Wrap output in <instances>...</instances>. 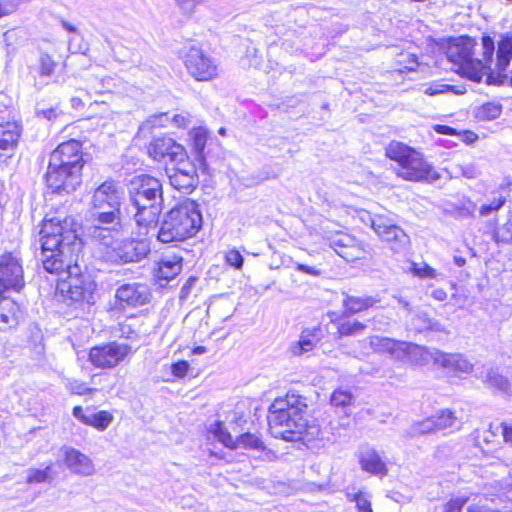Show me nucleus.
I'll return each mask as SVG.
<instances>
[{
	"instance_id": "nucleus-34",
	"label": "nucleus",
	"mask_w": 512,
	"mask_h": 512,
	"mask_svg": "<svg viewBox=\"0 0 512 512\" xmlns=\"http://www.w3.org/2000/svg\"><path fill=\"white\" fill-rule=\"evenodd\" d=\"M53 465L49 463L43 469L30 468L26 471L27 484L50 483L54 479Z\"/></svg>"
},
{
	"instance_id": "nucleus-50",
	"label": "nucleus",
	"mask_w": 512,
	"mask_h": 512,
	"mask_svg": "<svg viewBox=\"0 0 512 512\" xmlns=\"http://www.w3.org/2000/svg\"><path fill=\"white\" fill-rule=\"evenodd\" d=\"M412 271H413L414 275L421 277V278L435 279L438 276L437 271L425 263L422 264L421 266H418L417 264H413Z\"/></svg>"
},
{
	"instance_id": "nucleus-5",
	"label": "nucleus",
	"mask_w": 512,
	"mask_h": 512,
	"mask_svg": "<svg viewBox=\"0 0 512 512\" xmlns=\"http://www.w3.org/2000/svg\"><path fill=\"white\" fill-rule=\"evenodd\" d=\"M385 155L397 163L396 175L412 182H435L439 173L415 149L398 141H391L385 148Z\"/></svg>"
},
{
	"instance_id": "nucleus-41",
	"label": "nucleus",
	"mask_w": 512,
	"mask_h": 512,
	"mask_svg": "<svg viewBox=\"0 0 512 512\" xmlns=\"http://www.w3.org/2000/svg\"><path fill=\"white\" fill-rule=\"evenodd\" d=\"M502 107L497 103H485L477 109L476 116L480 120H494L501 114Z\"/></svg>"
},
{
	"instance_id": "nucleus-47",
	"label": "nucleus",
	"mask_w": 512,
	"mask_h": 512,
	"mask_svg": "<svg viewBox=\"0 0 512 512\" xmlns=\"http://www.w3.org/2000/svg\"><path fill=\"white\" fill-rule=\"evenodd\" d=\"M171 120V117L167 113H161L159 115H153L149 117L141 126L140 130L151 129L153 127L159 126L164 127Z\"/></svg>"
},
{
	"instance_id": "nucleus-46",
	"label": "nucleus",
	"mask_w": 512,
	"mask_h": 512,
	"mask_svg": "<svg viewBox=\"0 0 512 512\" xmlns=\"http://www.w3.org/2000/svg\"><path fill=\"white\" fill-rule=\"evenodd\" d=\"M494 239L498 243H512V215L507 223L494 231Z\"/></svg>"
},
{
	"instance_id": "nucleus-64",
	"label": "nucleus",
	"mask_w": 512,
	"mask_h": 512,
	"mask_svg": "<svg viewBox=\"0 0 512 512\" xmlns=\"http://www.w3.org/2000/svg\"><path fill=\"white\" fill-rule=\"evenodd\" d=\"M431 296L437 301H444L447 298V293L445 290L438 288L432 291Z\"/></svg>"
},
{
	"instance_id": "nucleus-22",
	"label": "nucleus",
	"mask_w": 512,
	"mask_h": 512,
	"mask_svg": "<svg viewBox=\"0 0 512 512\" xmlns=\"http://www.w3.org/2000/svg\"><path fill=\"white\" fill-rule=\"evenodd\" d=\"M330 247L348 262L360 259L363 254L356 238L343 232L335 233L330 239Z\"/></svg>"
},
{
	"instance_id": "nucleus-3",
	"label": "nucleus",
	"mask_w": 512,
	"mask_h": 512,
	"mask_svg": "<svg viewBox=\"0 0 512 512\" xmlns=\"http://www.w3.org/2000/svg\"><path fill=\"white\" fill-rule=\"evenodd\" d=\"M474 45V40L470 38H460L448 46L446 55L448 60L457 67L456 71L459 74L474 82H481L484 77H490V65L493 60L495 46L490 36H483V59L480 60L472 57Z\"/></svg>"
},
{
	"instance_id": "nucleus-14",
	"label": "nucleus",
	"mask_w": 512,
	"mask_h": 512,
	"mask_svg": "<svg viewBox=\"0 0 512 512\" xmlns=\"http://www.w3.org/2000/svg\"><path fill=\"white\" fill-rule=\"evenodd\" d=\"M24 286L23 268L12 253L0 258V294L7 290L19 291Z\"/></svg>"
},
{
	"instance_id": "nucleus-18",
	"label": "nucleus",
	"mask_w": 512,
	"mask_h": 512,
	"mask_svg": "<svg viewBox=\"0 0 512 512\" xmlns=\"http://www.w3.org/2000/svg\"><path fill=\"white\" fill-rule=\"evenodd\" d=\"M430 354L434 365L443 369L446 374L459 376L473 370V364L461 353H445L436 350Z\"/></svg>"
},
{
	"instance_id": "nucleus-1",
	"label": "nucleus",
	"mask_w": 512,
	"mask_h": 512,
	"mask_svg": "<svg viewBox=\"0 0 512 512\" xmlns=\"http://www.w3.org/2000/svg\"><path fill=\"white\" fill-rule=\"evenodd\" d=\"M77 222L73 217L46 216L40 230L41 260L44 269L60 277L62 291L72 302L93 303V284L81 277L78 265L82 242L77 234Z\"/></svg>"
},
{
	"instance_id": "nucleus-7",
	"label": "nucleus",
	"mask_w": 512,
	"mask_h": 512,
	"mask_svg": "<svg viewBox=\"0 0 512 512\" xmlns=\"http://www.w3.org/2000/svg\"><path fill=\"white\" fill-rule=\"evenodd\" d=\"M361 219L363 222L369 223L375 233L390 244L393 251L400 252L408 246V235L389 218L382 215L372 216L368 212H364Z\"/></svg>"
},
{
	"instance_id": "nucleus-58",
	"label": "nucleus",
	"mask_w": 512,
	"mask_h": 512,
	"mask_svg": "<svg viewBox=\"0 0 512 512\" xmlns=\"http://www.w3.org/2000/svg\"><path fill=\"white\" fill-rule=\"evenodd\" d=\"M423 321H424V325L417 327V329L419 331L424 330V329H430V330H435V331H442L443 330L442 326L439 323H437V322H434V321H432L430 319H426V318H424Z\"/></svg>"
},
{
	"instance_id": "nucleus-57",
	"label": "nucleus",
	"mask_w": 512,
	"mask_h": 512,
	"mask_svg": "<svg viewBox=\"0 0 512 512\" xmlns=\"http://www.w3.org/2000/svg\"><path fill=\"white\" fill-rule=\"evenodd\" d=\"M180 7L187 13H191L196 5L198 4V0H176Z\"/></svg>"
},
{
	"instance_id": "nucleus-36",
	"label": "nucleus",
	"mask_w": 512,
	"mask_h": 512,
	"mask_svg": "<svg viewBox=\"0 0 512 512\" xmlns=\"http://www.w3.org/2000/svg\"><path fill=\"white\" fill-rule=\"evenodd\" d=\"M432 432H436V428L434 418L431 416L411 425L405 431V436L408 438H414Z\"/></svg>"
},
{
	"instance_id": "nucleus-56",
	"label": "nucleus",
	"mask_w": 512,
	"mask_h": 512,
	"mask_svg": "<svg viewBox=\"0 0 512 512\" xmlns=\"http://www.w3.org/2000/svg\"><path fill=\"white\" fill-rule=\"evenodd\" d=\"M37 114L42 115L44 118H46L48 120H53V119L57 118V116L59 114V110L57 107H52L49 109L38 110Z\"/></svg>"
},
{
	"instance_id": "nucleus-30",
	"label": "nucleus",
	"mask_w": 512,
	"mask_h": 512,
	"mask_svg": "<svg viewBox=\"0 0 512 512\" xmlns=\"http://www.w3.org/2000/svg\"><path fill=\"white\" fill-rule=\"evenodd\" d=\"M115 88V81L111 77L97 78L89 76L86 79L84 90L92 97L93 95H100L106 92H112Z\"/></svg>"
},
{
	"instance_id": "nucleus-8",
	"label": "nucleus",
	"mask_w": 512,
	"mask_h": 512,
	"mask_svg": "<svg viewBox=\"0 0 512 512\" xmlns=\"http://www.w3.org/2000/svg\"><path fill=\"white\" fill-rule=\"evenodd\" d=\"M370 346L376 352L388 353L394 359L401 361L416 362L418 357L424 358L429 354L422 346L380 336L370 337Z\"/></svg>"
},
{
	"instance_id": "nucleus-12",
	"label": "nucleus",
	"mask_w": 512,
	"mask_h": 512,
	"mask_svg": "<svg viewBox=\"0 0 512 512\" xmlns=\"http://www.w3.org/2000/svg\"><path fill=\"white\" fill-rule=\"evenodd\" d=\"M175 163V167L167 169L170 184L174 189L189 194L198 185L196 166L186 156Z\"/></svg>"
},
{
	"instance_id": "nucleus-20",
	"label": "nucleus",
	"mask_w": 512,
	"mask_h": 512,
	"mask_svg": "<svg viewBox=\"0 0 512 512\" xmlns=\"http://www.w3.org/2000/svg\"><path fill=\"white\" fill-rule=\"evenodd\" d=\"M121 229V221L113 224L97 223L92 217L86 216V232L90 239L98 246L99 252L107 245L114 244Z\"/></svg>"
},
{
	"instance_id": "nucleus-15",
	"label": "nucleus",
	"mask_w": 512,
	"mask_h": 512,
	"mask_svg": "<svg viewBox=\"0 0 512 512\" xmlns=\"http://www.w3.org/2000/svg\"><path fill=\"white\" fill-rule=\"evenodd\" d=\"M164 199H157L155 203L150 200L131 203L135 209L133 218L140 235H147L151 229H155L159 216L163 210Z\"/></svg>"
},
{
	"instance_id": "nucleus-17",
	"label": "nucleus",
	"mask_w": 512,
	"mask_h": 512,
	"mask_svg": "<svg viewBox=\"0 0 512 512\" xmlns=\"http://www.w3.org/2000/svg\"><path fill=\"white\" fill-rule=\"evenodd\" d=\"M150 297L149 287L138 282L122 284L115 292L116 304L122 309L143 306L149 302Z\"/></svg>"
},
{
	"instance_id": "nucleus-19",
	"label": "nucleus",
	"mask_w": 512,
	"mask_h": 512,
	"mask_svg": "<svg viewBox=\"0 0 512 512\" xmlns=\"http://www.w3.org/2000/svg\"><path fill=\"white\" fill-rule=\"evenodd\" d=\"M148 154L158 162H175L186 156L183 146L170 137L154 139L148 146Z\"/></svg>"
},
{
	"instance_id": "nucleus-24",
	"label": "nucleus",
	"mask_w": 512,
	"mask_h": 512,
	"mask_svg": "<svg viewBox=\"0 0 512 512\" xmlns=\"http://www.w3.org/2000/svg\"><path fill=\"white\" fill-rule=\"evenodd\" d=\"M358 458L363 471L380 477L387 474L386 464L374 448L369 446L362 447Z\"/></svg>"
},
{
	"instance_id": "nucleus-9",
	"label": "nucleus",
	"mask_w": 512,
	"mask_h": 512,
	"mask_svg": "<svg viewBox=\"0 0 512 512\" xmlns=\"http://www.w3.org/2000/svg\"><path fill=\"white\" fill-rule=\"evenodd\" d=\"M184 63L189 74L198 81H210L218 76V65L196 45L190 44L184 51Z\"/></svg>"
},
{
	"instance_id": "nucleus-63",
	"label": "nucleus",
	"mask_w": 512,
	"mask_h": 512,
	"mask_svg": "<svg viewBox=\"0 0 512 512\" xmlns=\"http://www.w3.org/2000/svg\"><path fill=\"white\" fill-rule=\"evenodd\" d=\"M196 282V279L193 278V277H190L187 282L183 285L182 289H181V296L182 297H186L188 295V293L190 292L192 286L194 285V283Z\"/></svg>"
},
{
	"instance_id": "nucleus-27",
	"label": "nucleus",
	"mask_w": 512,
	"mask_h": 512,
	"mask_svg": "<svg viewBox=\"0 0 512 512\" xmlns=\"http://www.w3.org/2000/svg\"><path fill=\"white\" fill-rule=\"evenodd\" d=\"M318 342L316 330H303L298 341L292 342L289 346L291 356L300 357L312 351Z\"/></svg>"
},
{
	"instance_id": "nucleus-61",
	"label": "nucleus",
	"mask_w": 512,
	"mask_h": 512,
	"mask_svg": "<svg viewBox=\"0 0 512 512\" xmlns=\"http://www.w3.org/2000/svg\"><path fill=\"white\" fill-rule=\"evenodd\" d=\"M434 129L437 133L443 135H454L456 133L454 128L447 125H436Z\"/></svg>"
},
{
	"instance_id": "nucleus-43",
	"label": "nucleus",
	"mask_w": 512,
	"mask_h": 512,
	"mask_svg": "<svg viewBox=\"0 0 512 512\" xmlns=\"http://www.w3.org/2000/svg\"><path fill=\"white\" fill-rule=\"evenodd\" d=\"M365 329V325L361 322L354 321H346L342 322L338 326V334L343 336H353L361 334Z\"/></svg>"
},
{
	"instance_id": "nucleus-48",
	"label": "nucleus",
	"mask_w": 512,
	"mask_h": 512,
	"mask_svg": "<svg viewBox=\"0 0 512 512\" xmlns=\"http://www.w3.org/2000/svg\"><path fill=\"white\" fill-rule=\"evenodd\" d=\"M350 501H353L356 503L357 512L363 511L366 509H372L371 495L367 492L359 491V492L355 493L350 498Z\"/></svg>"
},
{
	"instance_id": "nucleus-29",
	"label": "nucleus",
	"mask_w": 512,
	"mask_h": 512,
	"mask_svg": "<svg viewBox=\"0 0 512 512\" xmlns=\"http://www.w3.org/2000/svg\"><path fill=\"white\" fill-rule=\"evenodd\" d=\"M121 213L120 208L113 210L112 208H108L104 206L103 208H97L96 205H90L86 216L92 217L94 221L97 223L104 224H115L121 221Z\"/></svg>"
},
{
	"instance_id": "nucleus-54",
	"label": "nucleus",
	"mask_w": 512,
	"mask_h": 512,
	"mask_svg": "<svg viewBox=\"0 0 512 512\" xmlns=\"http://www.w3.org/2000/svg\"><path fill=\"white\" fill-rule=\"evenodd\" d=\"M189 369V364L187 361H179L172 364L171 371L173 375L176 377H184Z\"/></svg>"
},
{
	"instance_id": "nucleus-4",
	"label": "nucleus",
	"mask_w": 512,
	"mask_h": 512,
	"mask_svg": "<svg viewBox=\"0 0 512 512\" xmlns=\"http://www.w3.org/2000/svg\"><path fill=\"white\" fill-rule=\"evenodd\" d=\"M201 226L202 215L198 204L187 199L165 215L157 238L162 243L184 241L195 236Z\"/></svg>"
},
{
	"instance_id": "nucleus-21",
	"label": "nucleus",
	"mask_w": 512,
	"mask_h": 512,
	"mask_svg": "<svg viewBox=\"0 0 512 512\" xmlns=\"http://www.w3.org/2000/svg\"><path fill=\"white\" fill-rule=\"evenodd\" d=\"M122 192L114 181H105L95 189L90 205H96L97 208L107 206L116 210L121 207Z\"/></svg>"
},
{
	"instance_id": "nucleus-23",
	"label": "nucleus",
	"mask_w": 512,
	"mask_h": 512,
	"mask_svg": "<svg viewBox=\"0 0 512 512\" xmlns=\"http://www.w3.org/2000/svg\"><path fill=\"white\" fill-rule=\"evenodd\" d=\"M64 463L74 474L91 476L95 473V466L89 456L71 447H64Z\"/></svg>"
},
{
	"instance_id": "nucleus-45",
	"label": "nucleus",
	"mask_w": 512,
	"mask_h": 512,
	"mask_svg": "<svg viewBox=\"0 0 512 512\" xmlns=\"http://www.w3.org/2000/svg\"><path fill=\"white\" fill-rule=\"evenodd\" d=\"M352 399L353 396L349 391L337 389L332 393L330 402L336 407H346L351 404Z\"/></svg>"
},
{
	"instance_id": "nucleus-31",
	"label": "nucleus",
	"mask_w": 512,
	"mask_h": 512,
	"mask_svg": "<svg viewBox=\"0 0 512 512\" xmlns=\"http://www.w3.org/2000/svg\"><path fill=\"white\" fill-rule=\"evenodd\" d=\"M377 302L379 300L372 296L356 297L347 295L343 300V306L347 313L355 314L373 307Z\"/></svg>"
},
{
	"instance_id": "nucleus-60",
	"label": "nucleus",
	"mask_w": 512,
	"mask_h": 512,
	"mask_svg": "<svg viewBox=\"0 0 512 512\" xmlns=\"http://www.w3.org/2000/svg\"><path fill=\"white\" fill-rule=\"evenodd\" d=\"M297 270L301 271L303 273L309 274V275H313V276L320 275V270L316 269L315 267L308 266L305 264H298Z\"/></svg>"
},
{
	"instance_id": "nucleus-28",
	"label": "nucleus",
	"mask_w": 512,
	"mask_h": 512,
	"mask_svg": "<svg viewBox=\"0 0 512 512\" xmlns=\"http://www.w3.org/2000/svg\"><path fill=\"white\" fill-rule=\"evenodd\" d=\"M20 130L15 122L0 124V150H13L18 143Z\"/></svg>"
},
{
	"instance_id": "nucleus-11",
	"label": "nucleus",
	"mask_w": 512,
	"mask_h": 512,
	"mask_svg": "<svg viewBox=\"0 0 512 512\" xmlns=\"http://www.w3.org/2000/svg\"><path fill=\"white\" fill-rule=\"evenodd\" d=\"M130 203L150 200L155 203L157 199H163V187L159 179L148 174L135 176L129 185Z\"/></svg>"
},
{
	"instance_id": "nucleus-40",
	"label": "nucleus",
	"mask_w": 512,
	"mask_h": 512,
	"mask_svg": "<svg viewBox=\"0 0 512 512\" xmlns=\"http://www.w3.org/2000/svg\"><path fill=\"white\" fill-rule=\"evenodd\" d=\"M210 432L223 445L231 449L234 448L235 440L228 432V430L223 426L222 422H215L214 424H212L210 427Z\"/></svg>"
},
{
	"instance_id": "nucleus-49",
	"label": "nucleus",
	"mask_w": 512,
	"mask_h": 512,
	"mask_svg": "<svg viewBox=\"0 0 512 512\" xmlns=\"http://www.w3.org/2000/svg\"><path fill=\"white\" fill-rule=\"evenodd\" d=\"M225 261L228 265L239 270L243 266L244 259L238 250L230 249L225 254Z\"/></svg>"
},
{
	"instance_id": "nucleus-52",
	"label": "nucleus",
	"mask_w": 512,
	"mask_h": 512,
	"mask_svg": "<svg viewBox=\"0 0 512 512\" xmlns=\"http://www.w3.org/2000/svg\"><path fill=\"white\" fill-rule=\"evenodd\" d=\"M489 432L492 435H495V433H497V432H501L504 437L505 442L512 445V426H507V425L501 423L499 425H496L495 430H494V427L491 424L489 426Z\"/></svg>"
},
{
	"instance_id": "nucleus-38",
	"label": "nucleus",
	"mask_w": 512,
	"mask_h": 512,
	"mask_svg": "<svg viewBox=\"0 0 512 512\" xmlns=\"http://www.w3.org/2000/svg\"><path fill=\"white\" fill-rule=\"evenodd\" d=\"M238 448L260 451V450L264 449V444L258 436L251 434V433H244L235 439V444H234L233 449H238Z\"/></svg>"
},
{
	"instance_id": "nucleus-53",
	"label": "nucleus",
	"mask_w": 512,
	"mask_h": 512,
	"mask_svg": "<svg viewBox=\"0 0 512 512\" xmlns=\"http://www.w3.org/2000/svg\"><path fill=\"white\" fill-rule=\"evenodd\" d=\"M17 9V4L11 0H0V19L12 14Z\"/></svg>"
},
{
	"instance_id": "nucleus-37",
	"label": "nucleus",
	"mask_w": 512,
	"mask_h": 512,
	"mask_svg": "<svg viewBox=\"0 0 512 512\" xmlns=\"http://www.w3.org/2000/svg\"><path fill=\"white\" fill-rule=\"evenodd\" d=\"M113 416L107 411H98L88 414L85 419V425L92 426L99 431H104L112 423Z\"/></svg>"
},
{
	"instance_id": "nucleus-55",
	"label": "nucleus",
	"mask_w": 512,
	"mask_h": 512,
	"mask_svg": "<svg viewBox=\"0 0 512 512\" xmlns=\"http://www.w3.org/2000/svg\"><path fill=\"white\" fill-rule=\"evenodd\" d=\"M176 127L178 128H184L187 127L190 119L188 115L184 114H175L173 117H171L170 120Z\"/></svg>"
},
{
	"instance_id": "nucleus-25",
	"label": "nucleus",
	"mask_w": 512,
	"mask_h": 512,
	"mask_svg": "<svg viewBox=\"0 0 512 512\" xmlns=\"http://www.w3.org/2000/svg\"><path fill=\"white\" fill-rule=\"evenodd\" d=\"M182 261L176 254L163 255L157 264L156 277L167 282L174 279L182 271Z\"/></svg>"
},
{
	"instance_id": "nucleus-39",
	"label": "nucleus",
	"mask_w": 512,
	"mask_h": 512,
	"mask_svg": "<svg viewBox=\"0 0 512 512\" xmlns=\"http://www.w3.org/2000/svg\"><path fill=\"white\" fill-rule=\"evenodd\" d=\"M190 138L195 152L199 157H202L208 139L207 129L204 127L193 128L190 132Z\"/></svg>"
},
{
	"instance_id": "nucleus-62",
	"label": "nucleus",
	"mask_w": 512,
	"mask_h": 512,
	"mask_svg": "<svg viewBox=\"0 0 512 512\" xmlns=\"http://www.w3.org/2000/svg\"><path fill=\"white\" fill-rule=\"evenodd\" d=\"M73 416L84 424L85 419L88 418V414L84 413L82 407L80 406H76L73 408Z\"/></svg>"
},
{
	"instance_id": "nucleus-59",
	"label": "nucleus",
	"mask_w": 512,
	"mask_h": 512,
	"mask_svg": "<svg viewBox=\"0 0 512 512\" xmlns=\"http://www.w3.org/2000/svg\"><path fill=\"white\" fill-rule=\"evenodd\" d=\"M463 503L456 499L451 500L445 505L444 512H461Z\"/></svg>"
},
{
	"instance_id": "nucleus-26",
	"label": "nucleus",
	"mask_w": 512,
	"mask_h": 512,
	"mask_svg": "<svg viewBox=\"0 0 512 512\" xmlns=\"http://www.w3.org/2000/svg\"><path fill=\"white\" fill-rule=\"evenodd\" d=\"M482 381L486 387L493 390L494 393H500L503 395L512 394V381L499 374L498 371L493 368L486 371L485 375L482 376Z\"/></svg>"
},
{
	"instance_id": "nucleus-2",
	"label": "nucleus",
	"mask_w": 512,
	"mask_h": 512,
	"mask_svg": "<svg viewBox=\"0 0 512 512\" xmlns=\"http://www.w3.org/2000/svg\"><path fill=\"white\" fill-rule=\"evenodd\" d=\"M267 419L273 437L286 441L300 440L308 429L306 399L294 393L275 399L269 407Z\"/></svg>"
},
{
	"instance_id": "nucleus-51",
	"label": "nucleus",
	"mask_w": 512,
	"mask_h": 512,
	"mask_svg": "<svg viewBox=\"0 0 512 512\" xmlns=\"http://www.w3.org/2000/svg\"><path fill=\"white\" fill-rule=\"evenodd\" d=\"M453 89V86L442 83H432L424 89V93L429 96L443 94Z\"/></svg>"
},
{
	"instance_id": "nucleus-10",
	"label": "nucleus",
	"mask_w": 512,
	"mask_h": 512,
	"mask_svg": "<svg viewBox=\"0 0 512 512\" xmlns=\"http://www.w3.org/2000/svg\"><path fill=\"white\" fill-rule=\"evenodd\" d=\"M133 354L132 347L126 343L110 342L90 349L89 361L101 369L116 367Z\"/></svg>"
},
{
	"instance_id": "nucleus-33",
	"label": "nucleus",
	"mask_w": 512,
	"mask_h": 512,
	"mask_svg": "<svg viewBox=\"0 0 512 512\" xmlns=\"http://www.w3.org/2000/svg\"><path fill=\"white\" fill-rule=\"evenodd\" d=\"M512 59V39L505 37L498 43L496 69L502 73L509 66Z\"/></svg>"
},
{
	"instance_id": "nucleus-16",
	"label": "nucleus",
	"mask_w": 512,
	"mask_h": 512,
	"mask_svg": "<svg viewBox=\"0 0 512 512\" xmlns=\"http://www.w3.org/2000/svg\"><path fill=\"white\" fill-rule=\"evenodd\" d=\"M72 167L66 168L64 166H54L48 164L47 172L45 175L48 187L57 193H70L76 190L77 186L81 183V171H77L76 177L72 178Z\"/></svg>"
},
{
	"instance_id": "nucleus-13",
	"label": "nucleus",
	"mask_w": 512,
	"mask_h": 512,
	"mask_svg": "<svg viewBox=\"0 0 512 512\" xmlns=\"http://www.w3.org/2000/svg\"><path fill=\"white\" fill-rule=\"evenodd\" d=\"M81 148V143L78 140L70 139L63 142L51 153L49 163L58 167L61 165L66 168H74L71 176L75 178V172L82 171L84 165Z\"/></svg>"
},
{
	"instance_id": "nucleus-35",
	"label": "nucleus",
	"mask_w": 512,
	"mask_h": 512,
	"mask_svg": "<svg viewBox=\"0 0 512 512\" xmlns=\"http://www.w3.org/2000/svg\"><path fill=\"white\" fill-rule=\"evenodd\" d=\"M16 310L17 306L12 301H3L0 303V323L3 324V326H0L1 329L17 324Z\"/></svg>"
},
{
	"instance_id": "nucleus-6",
	"label": "nucleus",
	"mask_w": 512,
	"mask_h": 512,
	"mask_svg": "<svg viewBox=\"0 0 512 512\" xmlns=\"http://www.w3.org/2000/svg\"><path fill=\"white\" fill-rule=\"evenodd\" d=\"M149 245L146 241L126 239L107 245L100 251L101 258L111 264H126L139 262L149 253Z\"/></svg>"
},
{
	"instance_id": "nucleus-42",
	"label": "nucleus",
	"mask_w": 512,
	"mask_h": 512,
	"mask_svg": "<svg viewBox=\"0 0 512 512\" xmlns=\"http://www.w3.org/2000/svg\"><path fill=\"white\" fill-rule=\"evenodd\" d=\"M506 199L503 196L495 197L488 203H484L479 208V215L481 217H490L495 215L504 205Z\"/></svg>"
},
{
	"instance_id": "nucleus-32",
	"label": "nucleus",
	"mask_w": 512,
	"mask_h": 512,
	"mask_svg": "<svg viewBox=\"0 0 512 512\" xmlns=\"http://www.w3.org/2000/svg\"><path fill=\"white\" fill-rule=\"evenodd\" d=\"M432 417L434 418L436 431L445 429L456 430L461 426V421L449 409L441 410Z\"/></svg>"
},
{
	"instance_id": "nucleus-44",
	"label": "nucleus",
	"mask_w": 512,
	"mask_h": 512,
	"mask_svg": "<svg viewBox=\"0 0 512 512\" xmlns=\"http://www.w3.org/2000/svg\"><path fill=\"white\" fill-rule=\"evenodd\" d=\"M56 66L57 63L51 56L45 53L40 55L38 66V73L40 76H51L54 73Z\"/></svg>"
}]
</instances>
